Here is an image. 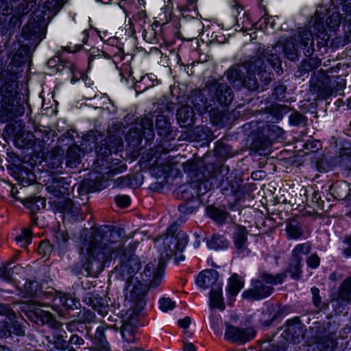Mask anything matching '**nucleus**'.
<instances>
[{"instance_id":"obj_1","label":"nucleus","mask_w":351,"mask_h":351,"mask_svg":"<svg viewBox=\"0 0 351 351\" xmlns=\"http://www.w3.org/2000/svg\"><path fill=\"white\" fill-rule=\"evenodd\" d=\"M101 232L104 231L99 230L93 238L84 239L82 243L80 258L84 267L86 265L88 267L94 261L105 265L113 257H116L117 251L121 247V243L117 244L107 241L99 244L98 241Z\"/></svg>"},{"instance_id":"obj_2","label":"nucleus","mask_w":351,"mask_h":351,"mask_svg":"<svg viewBox=\"0 0 351 351\" xmlns=\"http://www.w3.org/2000/svg\"><path fill=\"white\" fill-rule=\"evenodd\" d=\"M139 269L138 262L129 260L128 263L121 265L118 269L122 280H125V300L133 303V307L137 309H141L145 305L144 297L146 293L145 286L135 276Z\"/></svg>"},{"instance_id":"obj_3","label":"nucleus","mask_w":351,"mask_h":351,"mask_svg":"<svg viewBox=\"0 0 351 351\" xmlns=\"http://www.w3.org/2000/svg\"><path fill=\"white\" fill-rule=\"evenodd\" d=\"M163 247L160 251V260L156 266L155 263H148L144 269L145 276L152 287L158 286L162 279L165 270V264L177 252H182L186 244V240L182 239L180 242L173 236H167L163 240Z\"/></svg>"},{"instance_id":"obj_4","label":"nucleus","mask_w":351,"mask_h":351,"mask_svg":"<svg viewBox=\"0 0 351 351\" xmlns=\"http://www.w3.org/2000/svg\"><path fill=\"white\" fill-rule=\"evenodd\" d=\"M243 67L246 70L247 75L244 77L243 83L244 86L251 90H255L258 88V80L256 77L257 73L261 81L265 82L270 79V73L266 70V65L263 58L252 57L243 64Z\"/></svg>"},{"instance_id":"obj_5","label":"nucleus","mask_w":351,"mask_h":351,"mask_svg":"<svg viewBox=\"0 0 351 351\" xmlns=\"http://www.w3.org/2000/svg\"><path fill=\"white\" fill-rule=\"evenodd\" d=\"M300 44L307 47V53H311L313 51L314 45L313 36L311 32L305 27L299 29L298 40H297V43H295L292 38L287 39L285 42H282L281 45H283V51L289 60H295L297 58V49Z\"/></svg>"},{"instance_id":"obj_6","label":"nucleus","mask_w":351,"mask_h":351,"mask_svg":"<svg viewBox=\"0 0 351 351\" xmlns=\"http://www.w3.org/2000/svg\"><path fill=\"white\" fill-rule=\"evenodd\" d=\"M225 339L232 343H245L255 337L252 328H241L230 324L226 325Z\"/></svg>"},{"instance_id":"obj_7","label":"nucleus","mask_w":351,"mask_h":351,"mask_svg":"<svg viewBox=\"0 0 351 351\" xmlns=\"http://www.w3.org/2000/svg\"><path fill=\"white\" fill-rule=\"evenodd\" d=\"M252 288L243 293V298L249 300H258L263 299L272 293L274 289L270 286H265L260 280L252 282Z\"/></svg>"},{"instance_id":"obj_8","label":"nucleus","mask_w":351,"mask_h":351,"mask_svg":"<svg viewBox=\"0 0 351 351\" xmlns=\"http://www.w3.org/2000/svg\"><path fill=\"white\" fill-rule=\"evenodd\" d=\"M204 25L198 19H193L189 22H185L181 27L180 33L182 38L186 40L197 38L202 33Z\"/></svg>"},{"instance_id":"obj_9","label":"nucleus","mask_w":351,"mask_h":351,"mask_svg":"<svg viewBox=\"0 0 351 351\" xmlns=\"http://www.w3.org/2000/svg\"><path fill=\"white\" fill-rule=\"evenodd\" d=\"M196 284L204 289L215 288L217 285H222L219 281L218 272L214 269H206L200 272L196 278Z\"/></svg>"},{"instance_id":"obj_10","label":"nucleus","mask_w":351,"mask_h":351,"mask_svg":"<svg viewBox=\"0 0 351 351\" xmlns=\"http://www.w3.org/2000/svg\"><path fill=\"white\" fill-rule=\"evenodd\" d=\"M122 145L121 138L117 136H109L104 143L96 149L98 156L107 157L111 154L112 149Z\"/></svg>"},{"instance_id":"obj_11","label":"nucleus","mask_w":351,"mask_h":351,"mask_svg":"<svg viewBox=\"0 0 351 351\" xmlns=\"http://www.w3.org/2000/svg\"><path fill=\"white\" fill-rule=\"evenodd\" d=\"M177 119L181 127H188L195 123V112L193 109L184 106L179 108L177 111Z\"/></svg>"},{"instance_id":"obj_12","label":"nucleus","mask_w":351,"mask_h":351,"mask_svg":"<svg viewBox=\"0 0 351 351\" xmlns=\"http://www.w3.org/2000/svg\"><path fill=\"white\" fill-rule=\"evenodd\" d=\"M209 306L210 308H218L220 311L225 309V304L222 295V285H217L212 288L209 293Z\"/></svg>"},{"instance_id":"obj_13","label":"nucleus","mask_w":351,"mask_h":351,"mask_svg":"<svg viewBox=\"0 0 351 351\" xmlns=\"http://www.w3.org/2000/svg\"><path fill=\"white\" fill-rule=\"evenodd\" d=\"M215 98L221 106H228L233 99L231 88L226 84H219L215 91Z\"/></svg>"},{"instance_id":"obj_14","label":"nucleus","mask_w":351,"mask_h":351,"mask_svg":"<svg viewBox=\"0 0 351 351\" xmlns=\"http://www.w3.org/2000/svg\"><path fill=\"white\" fill-rule=\"evenodd\" d=\"M247 231L245 227L238 226L234 236V242L237 250L240 252L247 251Z\"/></svg>"},{"instance_id":"obj_15","label":"nucleus","mask_w":351,"mask_h":351,"mask_svg":"<svg viewBox=\"0 0 351 351\" xmlns=\"http://www.w3.org/2000/svg\"><path fill=\"white\" fill-rule=\"evenodd\" d=\"M286 234L289 239H300L304 234L302 224L295 219L289 220L287 224Z\"/></svg>"},{"instance_id":"obj_16","label":"nucleus","mask_w":351,"mask_h":351,"mask_svg":"<svg viewBox=\"0 0 351 351\" xmlns=\"http://www.w3.org/2000/svg\"><path fill=\"white\" fill-rule=\"evenodd\" d=\"M325 83L328 84V87L324 90L325 95H330L334 92L342 90L345 87V81L340 76H334L325 79Z\"/></svg>"},{"instance_id":"obj_17","label":"nucleus","mask_w":351,"mask_h":351,"mask_svg":"<svg viewBox=\"0 0 351 351\" xmlns=\"http://www.w3.org/2000/svg\"><path fill=\"white\" fill-rule=\"evenodd\" d=\"M33 138L32 133L21 129L15 135V143L21 148L25 147L32 145Z\"/></svg>"},{"instance_id":"obj_18","label":"nucleus","mask_w":351,"mask_h":351,"mask_svg":"<svg viewBox=\"0 0 351 351\" xmlns=\"http://www.w3.org/2000/svg\"><path fill=\"white\" fill-rule=\"evenodd\" d=\"M81 149L77 146H71L67 150L66 157V165L70 167H75L80 162Z\"/></svg>"},{"instance_id":"obj_19","label":"nucleus","mask_w":351,"mask_h":351,"mask_svg":"<svg viewBox=\"0 0 351 351\" xmlns=\"http://www.w3.org/2000/svg\"><path fill=\"white\" fill-rule=\"evenodd\" d=\"M311 250V245L309 242L298 244L295 246L291 252V258L294 260L299 261L302 263L303 256L310 253Z\"/></svg>"},{"instance_id":"obj_20","label":"nucleus","mask_w":351,"mask_h":351,"mask_svg":"<svg viewBox=\"0 0 351 351\" xmlns=\"http://www.w3.org/2000/svg\"><path fill=\"white\" fill-rule=\"evenodd\" d=\"M63 162V151L61 149H54L51 152L50 156L47 160L48 168L51 169H58L62 167Z\"/></svg>"},{"instance_id":"obj_21","label":"nucleus","mask_w":351,"mask_h":351,"mask_svg":"<svg viewBox=\"0 0 351 351\" xmlns=\"http://www.w3.org/2000/svg\"><path fill=\"white\" fill-rule=\"evenodd\" d=\"M302 263L299 261L291 258L290 262L285 270V274H288L293 280H299L302 274Z\"/></svg>"},{"instance_id":"obj_22","label":"nucleus","mask_w":351,"mask_h":351,"mask_svg":"<svg viewBox=\"0 0 351 351\" xmlns=\"http://www.w3.org/2000/svg\"><path fill=\"white\" fill-rule=\"evenodd\" d=\"M23 204L33 212L43 209L46 206L45 199L39 196L26 198L23 201Z\"/></svg>"},{"instance_id":"obj_23","label":"nucleus","mask_w":351,"mask_h":351,"mask_svg":"<svg viewBox=\"0 0 351 351\" xmlns=\"http://www.w3.org/2000/svg\"><path fill=\"white\" fill-rule=\"evenodd\" d=\"M136 327L133 323L125 322L122 325L121 335L123 339L128 342L132 343L135 341V332Z\"/></svg>"},{"instance_id":"obj_24","label":"nucleus","mask_w":351,"mask_h":351,"mask_svg":"<svg viewBox=\"0 0 351 351\" xmlns=\"http://www.w3.org/2000/svg\"><path fill=\"white\" fill-rule=\"evenodd\" d=\"M243 283L236 274L232 275L228 280V294L231 297L236 296L243 288Z\"/></svg>"},{"instance_id":"obj_25","label":"nucleus","mask_w":351,"mask_h":351,"mask_svg":"<svg viewBox=\"0 0 351 351\" xmlns=\"http://www.w3.org/2000/svg\"><path fill=\"white\" fill-rule=\"evenodd\" d=\"M58 301L66 309H74L77 308L80 304L79 301L76 300L70 294L60 293L56 298V300Z\"/></svg>"},{"instance_id":"obj_26","label":"nucleus","mask_w":351,"mask_h":351,"mask_svg":"<svg viewBox=\"0 0 351 351\" xmlns=\"http://www.w3.org/2000/svg\"><path fill=\"white\" fill-rule=\"evenodd\" d=\"M285 277L286 274L285 273L278 274L275 276L263 273L260 276V280L262 281L263 283L265 282L272 285H276L281 284L284 281Z\"/></svg>"},{"instance_id":"obj_27","label":"nucleus","mask_w":351,"mask_h":351,"mask_svg":"<svg viewBox=\"0 0 351 351\" xmlns=\"http://www.w3.org/2000/svg\"><path fill=\"white\" fill-rule=\"evenodd\" d=\"M339 298L348 302H351V277L346 279L341 285Z\"/></svg>"},{"instance_id":"obj_28","label":"nucleus","mask_w":351,"mask_h":351,"mask_svg":"<svg viewBox=\"0 0 351 351\" xmlns=\"http://www.w3.org/2000/svg\"><path fill=\"white\" fill-rule=\"evenodd\" d=\"M70 62L64 60L61 57L56 56L47 62V65L50 68H55L58 71H62L64 68H67Z\"/></svg>"},{"instance_id":"obj_29","label":"nucleus","mask_w":351,"mask_h":351,"mask_svg":"<svg viewBox=\"0 0 351 351\" xmlns=\"http://www.w3.org/2000/svg\"><path fill=\"white\" fill-rule=\"evenodd\" d=\"M315 30H316V32H315V34L316 37L318 39H320V40H321L319 42V43L322 45H327L328 41L329 40V36L325 31L323 24L322 23H317L314 27V31H315Z\"/></svg>"},{"instance_id":"obj_30","label":"nucleus","mask_w":351,"mask_h":351,"mask_svg":"<svg viewBox=\"0 0 351 351\" xmlns=\"http://www.w3.org/2000/svg\"><path fill=\"white\" fill-rule=\"evenodd\" d=\"M105 330L106 328L104 326H99L95 332V339L97 341V343L102 348H107L108 346V343L106 341V336H105Z\"/></svg>"},{"instance_id":"obj_31","label":"nucleus","mask_w":351,"mask_h":351,"mask_svg":"<svg viewBox=\"0 0 351 351\" xmlns=\"http://www.w3.org/2000/svg\"><path fill=\"white\" fill-rule=\"evenodd\" d=\"M16 241L21 243L23 247H27L32 242V232L28 229H24L21 234L16 237Z\"/></svg>"},{"instance_id":"obj_32","label":"nucleus","mask_w":351,"mask_h":351,"mask_svg":"<svg viewBox=\"0 0 351 351\" xmlns=\"http://www.w3.org/2000/svg\"><path fill=\"white\" fill-rule=\"evenodd\" d=\"M341 15L338 12H334L326 19V25L328 27L335 29L338 27L341 23Z\"/></svg>"},{"instance_id":"obj_33","label":"nucleus","mask_w":351,"mask_h":351,"mask_svg":"<svg viewBox=\"0 0 351 351\" xmlns=\"http://www.w3.org/2000/svg\"><path fill=\"white\" fill-rule=\"evenodd\" d=\"M65 0H48L46 8L54 13H57L65 3Z\"/></svg>"},{"instance_id":"obj_34","label":"nucleus","mask_w":351,"mask_h":351,"mask_svg":"<svg viewBox=\"0 0 351 351\" xmlns=\"http://www.w3.org/2000/svg\"><path fill=\"white\" fill-rule=\"evenodd\" d=\"M274 17L265 14L262 18L259 19L258 24L259 25L260 28L263 29H267L268 26H270L271 28L274 27Z\"/></svg>"},{"instance_id":"obj_35","label":"nucleus","mask_w":351,"mask_h":351,"mask_svg":"<svg viewBox=\"0 0 351 351\" xmlns=\"http://www.w3.org/2000/svg\"><path fill=\"white\" fill-rule=\"evenodd\" d=\"M210 217L217 222L223 223L227 219L228 214L219 209L214 208L210 212Z\"/></svg>"},{"instance_id":"obj_36","label":"nucleus","mask_w":351,"mask_h":351,"mask_svg":"<svg viewBox=\"0 0 351 351\" xmlns=\"http://www.w3.org/2000/svg\"><path fill=\"white\" fill-rule=\"evenodd\" d=\"M11 326L5 319L0 320V338L8 337L10 335Z\"/></svg>"},{"instance_id":"obj_37","label":"nucleus","mask_w":351,"mask_h":351,"mask_svg":"<svg viewBox=\"0 0 351 351\" xmlns=\"http://www.w3.org/2000/svg\"><path fill=\"white\" fill-rule=\"evenodd\" d=\"M36 315L40 318L43 324H47L53 319L52 315L45 310L38 309L36 311Z\"/></svg>"},{"instance_id":"obj_38","label":"nucleus","mask_w":351,"mask_h":351,"mask_svg":"<svg viewBox=\"0 0 351 351\" xmlns=\"http://www.w3.org/2000/svg\"><path fill=\"white\" fill-rule=\"evenodd\" d=\"M160 308L165 312L172 310L175 307V302L170 298H162L160 300Z\"/></svg>"},{"instance_id":"obj_39","label":"nucleus","mask_w":351,"mask_h":351,"mask_svg":"<svg viewBox=\"0 0 351 351\" xmlns=\"http://www.w3.org/2000/svg\"><path fill=\"white\" fill-rule=\"evenodd\" d=\"M59 187V181H53L51 185L47 186V189L52 192L54 195L59 196L60 194H64L66 193V189L64 187L56 189Z\"/></svg>"},{"instance_id":"obj_40","label":"nucleus","mask_w":351,"mask_h":351,"mask_svg":"<svg viewBox=\"0 0 351 351\" xmlns=\"http://www.w3.org/2000/svg\"><path fill=\"white\" fill-rule=\"evenodd\" d=\"M343 243L346 245L342 250V253L346 258L351 257V235L345 237L343 240Z\"/></svg>"},{"instance_id":"obj_41","label":"nucleus","mask_w":351,"mask_h":351,"mask_svg":"<svg viewBox=\"0 0 351 351\" xmlns=\"http://www.w3.org/2000/svg\"><path fill=\"white\" fill-rule=\"evenodd\" d=\"M306 264L309 267L315 269L320 264V258L317 254H313L307 258Z\"/></svg>"},{"instance_id":"obj_42","label":"nucleus","mask_w":351,"mask_h":351,"mask_svg":"<svg viewBox=\"0 0 351 351\" xmlns=\"http://www.w3.org/2000/svg\"><path fill=\"white\" fill-rule=\"evenodd\" d=\"M210 327L214 330L217 335L222 333L221 328L219 326V319L217 315H211L210 316Z\"/></svg>"},{"instance_id":"obj_43","label":"nucleus","mask_w":351,"mask_h":351,"mask_svg":"<svg viewBox=\"0 0 351 351\" xmlns=\"http://www.w3.org/2000/svg\"><path fill=\"white\" fill-rule=\"evenodd\" d=\"M156 128L158 129H162L166 132L169 128V123L166 120L165 117L162 115L158 116L156 121Z\"/></svg>"},{"instance_id":"obj_44","label":"nucleus","mask_w":351,"mask_h":351,"mask_svg":"<svg viewBox=\"0 0 351 351\" xmlns=\"http://www.w3.org/2000/svg\"><path fill=\"white\" fill-rule=\"evenodd\" d=\"M312 293V299L314 305L316 307H319L322 303V299L319 296V290L318 288L313 287L311 289Z\"/></svg>"},{"instance_id":"obj_45","label":"nucleus","mask_w":351,"mask_h":351,"mask_svg":"<svg viewBox=\"0 0 351 351\" xmlns=\"http://www.w3.org/2000/svg\"><path fill=\"white\" fill-rule=\"evenodd\" d=\"M265 57L267 58V62L273 66L277 67L278 69L280 64V60L279 59L278 56L274 53H267V55H265Z\"/></svg>"},{"instance_id":"obj_46","label":"nucleus","mask_w":351,"mask_h":351,"mask_svg":"<svg viewBox=\"0 0 351 351\" xmlns=\"http://www.w3.org/2000/svg\"><path fill=\"white\" fill-rule=\"evenodd\" d=\"M14 311L10 307L5 304H0V315L6 316L12 322V317L14 316Z\"/></svg>"},{"instance_id":"obj_47","label":"nucleus","mask_w":351,"mask_h":351,"mask_svg":"<svg viewBox=\"0 0 351 351\" xmlns=\"http://www.w3.org/2000/svg\"><path fill=\"white\" fill-rule=\"evenodd\" d=\"M115 202L119 206L124 208L130 205V198L128 195H117Z\"/></svg>"},{"instance_id":"obj_48","label":"nucleus","mask_w":351,"mask_h":351,"mask_svg":"<svg viewBox=\"0 0 351 351\" xmlns=\"http://www.w3.org/2000/svg\"><path fill=\"white\" fill-rule=\"evenodd\" d=\"M67 68L69 69V71H71V73L73 75V77H71V82L75 83L77 81H78L79 77H81V75H82L81 72H80L77 69L75 66L72 62L69 63V65L68 66Z\"/></svg>"},{"instance_id":"obj_49","label":"nucleus","mask_w":351,"mask_h":351,"mask_svg":"<svg viewBox=\"0 0 351 351\" xmlns=\"http://www.w3.org/2000/svg\"><path fill=\"white\" fill-rule=\"evenodd\" d=\"M0 278L5 281H10L12 279L11 269L8 267H0Z\"/></svg>"},{"instance_id":"obj_50","label":"nucleus","mask_w":351,"mask_h":351,"mask_svg":"<svg viewBox=\"0 0 351 351\" xmlns=\"http://www.w3.org/2000/svg\"><path fill=\"white\" fill-rule=\"evenodd\" d=\"M38 250L40 254L45 256L51 252V247L48 241H43L40 243Z\"/></svg>"},{"instance_id":"obj_51","label":"nucleus","mask_w":351,"mask_h":351,"mask_svg":"<svg viewBox=\"0 0 351 351\" xmlns=\"http://www.w3.org/2000/svg\"><path fill=\"white\" fill-rule=\"evenodd\" d=\"M12 324L13 328V333L19 336H23L25 335V331L20 324H19L17 322H12Z\"/></svg>"},{"instance_id":"obj_52","label":"nucleus","mask_w":351,"mask_h":351,"mask_svg":"<svg viewBox=\"0 0 351 351\" xmlns=\"http://www.w3.org/2000/svg\"><path fill=\"white\" fill-rule=\"evenodd\" d=\"M212 241L214 243L221 247L226 246L227 244L226 240L222 236L220 235H214L212 239Z\"/></svg>"},{"instance_id":"obj_53","label":"nucleus","mask_w":351,"mask_h":351,"mask_svg":"<svg viewBox=\"0 0 351 351\" xmlns=\"http://www.w3.org/2000/svg\"><path fill=\"white\" fill-rule=\"evenodd\" d=\"M69 343L73 345L80 346L84 343V340L77 335H73L69 339Z\"/></svg>"},{"instance_id":"obj_54","label":"nucleus","mask_w":351,"mask_h":351,"mask_svg":"<svg viewBox=\"0 0 351 351\" xmlns=\"http://www.w3.org/2000/svg\"><path fill=\"white\" fill-rule=\"evenodd\" d=\"M343 10L346 16H351V0H344L343 2Z\"/></svg>"},{"instance_id":"obj_55","label":"nucleus","mask_w":351,"mask_h":351,"mask_svg":"<svg viewBox=\"0 0 351 351\" xmlns=\"http://www.w3.org/2000/svg\"><path fill=\"white\" fill-rule=\"evenodd\" d=\"M197 0H180L181 2H187V5L186 8H184L181 9V11L182 10H191L195 9V4Z\"/></svg>"},{"instance_id":"obj_56","label":"nucleus","mask_w":351,"mask_h":351,"mask_svg":"<svg viewBox=\"0 0 351 351\" xmlns=\"http://www.w3.org/2000/svg\"><path fill=\"white\" fill-rule=\"evenodd\" d=\"M191 322V318L189 317H185L184 319L178 320V325L182 328H187Z\"/></svg>"},{"instance_id":"obj_57","label":"nucleus","mask_w":351,"mask_h":351,"mask_svg":"<svg viewBox=\"0 0 351 351\" xmlns=\"http://www.w3.org/2000/svg\"><path fill=\"white\" fill-rule=\"evenodd\" d=\"M55 343L58 350H64L67 348V343L62 338H58Z\"/></svg>"},{"instance_id":"obj_58","label":"nucleus","mask_w":351,"mask_h":351,"mask_svg":"<svg viewBox=\"0 0 351 351\" xmlns=\"http://www.w3.org/2000/svg\"><path fill=\"white\" fill-rule=\"evenodd\" d=\"M234 76H239V73L237 69H230L227 71V77L230 81H234Z\"/></svg>"},{"instance_id":"obj_59","label":"nucleus","mask_w":351,"mask_h":351,"mask_svg":"<svg viewBox=\"0 0 351 351\" xmlns=\"http://www.w3.org/2000/svg\"><path fill=\"white\" fill-rule=\"evenodd\" d=\"M286 91V87L283 85L278 86L274 89V94L279 97L280 95H283Z\"/></svg>"},{"instance_id":"obj_60","label":"nucleus","mask_w":351,"mask_h":351,"mask_svg":"<svg viewBox=\"0 0 351 351\" xmlns=\"http://www.w3.org/2000/svg\"><path fill=\"white\" fill-rule=\"evenodd\" d=\"M82 47V45H75L73 48L71 47H66L65 49L67 50L68 52H75L79 51Z\"/></svg>"},{"instance_id":"obj_61","label":"nucleus","mask_w":351,"mask_h":351,"mask_svg":"<svg viewBox=\"0 0 351 351\" xmlns=\"http://www.w3.org/2000/svg\"><path fill=\"white\" fill-rule=\"evenodd\" d=\"M183 351H195V346L189 343H186L184 346V349H183Z\"/></svg>"},{"instance_id":"obj_62","label":"nucleus","mask_w":351,"mask_h":351,"mask_svg":"<svg viewBox=\"0 0 351 351\" xmlns=\"http://www.w3.org/2000/svg\"><path fill=\"white\" fill-rule=\"evenodd\" d=\"M179 210L183 213H191V210H189V209L186 208V205H180L179 206Z\"/></svg>"},{"instance_id":"obj_63","label":"nucleus","mask_w":351,"mask_h":351,"mask_svg":"<svg viewBox=\"0 0 351 351\" xmlns=\"http://www.w3.org/2000/svg\"><path fill=\"white\" fill-rule=\"evenodd\" d=\"M144 121L147 124L148 129L149 132H151L152 135H153V130H152V123L148 119H145Z\"/></svg>"},{"instance_id":"obj_64","label":"nucleus","mask_w":351,"mask_h":351,"mask_svg":"<svg viewBox=\"0 0 351 351\" xmlns=\"http://www.w3.org/2000/svg\"><path fill=\"white\" fill-rule=\"evenodd\" d=\"M232 6L234 9H235L238 12V10L239 8H240V5L238 3V0H232Z\"/></svg>"}]
</instances>
